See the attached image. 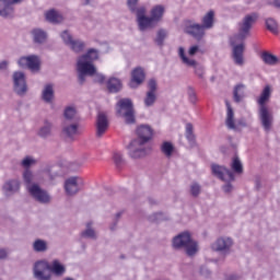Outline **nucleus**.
I'll return each mask as SVG.
<instances>
[{
  "mask_svg": "<svg viewBox=\"0 0 280 280\" xmlns=\"http://www.w3.org/2000/svg\"><path fill=\"white\" fill-rule=\"evenodd\" d=\"M81 237H86L88 240H97V234L95 230L91 228V224H88L86 230L81 233Z\"/></svg>",
  "mask_w": 280,
  "mask_h": 280,
  "instance_id": "4c0bfd02",
  "label": "nucleus"
},
{
  "mask_svg": "<svg viewBox=\"0 0 280 280\" xmlns=\"http://www.w3.org/2000/svg\"><path fill=\"white\" fill-rule=\"evenodd\" d=\"M55 277H65L67 275V266L60 259H39L33 264V278L35 280H51Z\"/></svg>",
  "mask_w": 280,
  "mask_h": 280,
  "instance_id": "7ed1b4c3",
  "label": "nucleus"
},
{
  "mask_svg": "<svg viewBox=\"0 0 280 280\" xmlns=\"http://www.w3.org/2000/svg\"><path fill=\"white\" fill-rule=\"evenodd\" d=\"M36 163H38V160L34 159L32 155H27L21 161V165L24 170H30V167H33Z\"/></svg>",
  "mask_w": 280,
  "mask_h": 280,
  "instance_id": "c9c22d12",
  "label": "nucleus"
},
{
  "mask_svg": "<svg viewBox=\"0 0 280 280\" xmlns=\"http://www.w3.org/2000/svg\"><path fill=\"white\" fill-rule=\"evenodd\" d=\"M51 128L54 125L49 120H45L44 125L39 128L38 136L43 139H47L51 135Z\"/></svg>",
  "mask_w": 280,
  "mask_h": 280,
  "instance_id": "c756f323",
  "label": "nucleus"
},
{
  "mask_svg": "<svg viewBox=\"0 0 280 280\" xmlns=\"http://www.w3.org/2000/svg\"><path fill=\"white\" fill-rule=\"evenodd\" d=\"M9 65H10V62H8L7 60L1 61L0 62V71H7Z\"/></svg>",
  "mask_w": 280,
  "mask_h": 280,
  "instance_id": "603ef678",
  "label": "nucleus"
},
{
  "mask_svg": "<svg viewBox=\"0 0 280 280\" xmlns=\"http://www.w3.org/2000/svg\"><path fill=\"white\" fill-rule=\"evenodd\" d=\"M77 115H78V110L73 106L66 107L63 112L65 119H67L68 121H73Z\"/></svg>",
  "mask_w": 280,
  "mask_h": 280,
  "instance_id": "f704fd0d",
  "label": "nucleus"
},
{
  "mask_svg": "<svg viewBox=\"0 0 280 280\" xmlns=\"http://www.w3.org/2000/svg\"><path fill=\"white\" fill-rule=\"evenodd\" d=\"M188 100L190 104H196L198 102V96L196 95V91L192 88H188Z\"/></svg>",
  "mask_w": 280,
  "mask_h": 280,
  "instance_id": "49530a36",
  "label": "nucleus"
},
{
  "mask_svg": "<svg viewBox=\"0 0 280 280\" xmlns=\"http://www.w3.org/2000/svg\"><path fill=\"white\" fill-rule=\"evenodd\" d=\"M212 174L217 176V178H220V180H224L225 183H231L235 180V175L233 172H231L229 168L213 164L211 166Z\"/></svg>",
  "mask_w": 280,
  "mask_h": 280,
  "instance_id": "f3484780",
  "label": "nucleus"
},
{
  "mask_svg": "<svg viewBox=\"0 0 280 280\" xmlns=\"http://www.w3.org/2000/svg\"><path fill=\"white\" fill-rule=\"evenodd\" d=\"M273 5H275L276 8H280V0H275Z\"/></svg>",
  "mask_w": 280,
  "mask_h": 280,
  "instance_id": "5fc2aeb1",
  "label": "nucleus"
},
{
  "mask_svg": "<svg viewBox=\"0 0 280 280\" xmlns=\"http://www.w3.org/2000/svg\"><path fill=\"white\" fill-rule=\"evenodd\" d=\"M201 191H202V186H200V184H198V182H194L190 185V195L194 198H198L200 196Z\"/></svg>",
  "mask_w": 280,
  "mask_h": 280,
  "instance_id": "79ce46f5",
  "label": "nucleus"
},
{
  "mask_svg": "<svg viewBox=\"0 0 280 280\" xmlns=\"http://www.w3.org/2000/svg\"><path fill=\"white\" fill-rule=\"evenodd\" d=\"M205 27L202 24L192 23L186 26L185 32L186 34H190L194 38H202L205 36Z\"/></svg>",
  "mask_w": 280,
  "mask_h": 280,
  "instance_id": "4be33fe9",
  "label": "nucleus"
},
{
  "mask_svg": "<svg viewBox=\"0 0 280 280\" xmlns=\"http://www.w3.org/2000/svg\"><path fill=\"white\" fill-rule=\"evenodd\" d=\"M242 100H244V85L240 84L234 89V101L240 103Z\"/></svg>",
  "mask_w": 280,
  "mask_h": 280,
  "instance_id": "a19ab883",
  "label": "nucleus"
},
{
  "mask_svg": "<svg viewBox=\"0 0 280 280\" xmlns=\"http://www.w3.org/2000/svg\"><path fill=\"white\" fill-rule=\"evenodd\" d=\"M0 280H2V279L0 278Z\"/></svg>",
  "mask_w": 280,
  "mask_h": 280,
  "instance_id": "052dcab7",
  "label": "nucleus"
},
{
  "mask_svg": "<svg viewBox=\"0 0 280 280\" xmlns=\"http://www.w3.org/2000/svg\"><path fill=\"white\" fill-rule=\"evenodd\" d=\"M107 89L109 93H119L121 91V81L117 78H110L107 81Z\"/></svg>",
  "mask_w": 280,
  "mask_h": 280,
  "instance_id": "cd10ccee",
  "label": "nucleus"
},
{
  "mask_svg": "<svg viewBox=\"0 0 280 280\" xmlns=\"http://www.w3.org/2000/svg\"><path fill=\"white\" fill-rule=\"evenodd\" d=\"M46 20L49 21V23H62V14H60V12L51 9L48 12H46L45 14Z\"/></svg>",
  "mask_w": 280,
  "mask_h": 280,
  "instance_id": "bb28decb",
  "label": "nucleus"
},
{
  "mask_svg": "<svg viewBox=\"0 0 280 280\" xmlns=\"http://www.w3.org/2000/svg\"><path fill=\"white\" fill-rule=\"evenodd\" d=\"M100 58V52L97 50L91 48L83 56H80L77 61V71L79 73V82L84 84V80L86 75H95V82H100L101 84L106 80V77L102 73H97V69L93 62Z\"/></svg>",
  "mask_w": 280,
  "mask_h": 280,
  "instance_id": "20e7f679",
  "label": "nucleus"
},
{
  "mask_svg": "<svg viewBox=\"0 0 280 280\" xmlns=\"http://www.w3.org/2000/svg\"><path fill=\"white\" fill-rule=\"evenodd\" d=\"M61 38L63 43L68 45V47H70L72 51H74L75 54H80V51H84V47H86L84 42L80 39H73V36H71V33H69V31H63L61 33Z\"/></svg>",
  "mask_w": 280,
  "mask_h": 280,
  "instance_id": "ddd939ff",
  "label": "nucleus"
},
{
  "mask_svg": "<svg viewBox=\"0 0 280 280\" xmlns=\"http://www.w3.org/2000/svg\"><path fill=\"white\" fill-rule=\"evenodd\" d=\"M231 167L236 174H242V172L244 171V167L242 166V161H240V158L237 156L233 158Z\"/></svg>",
  "mask_w": 280,
  "mask_h": 280,
  "instance_id": "58836bf2",
  "label": "nucleus"
},
{
  "mask_svg": "<svg viewBox=\"0 0 280 280\" xmlns=\"http://www.w3.org/2000/svg\"><path fill=\"white\" fill-rule=\"evenodd\" d=\"M42 100L46 102V104H51L54 102V85L46 84L42 91Z\"/></svg>",
  "mask_w": 280,
  "mask_h": 280,
  "instance_id": "393cba45",
  "label": "nucleus"
},
{
  "mask_svg": "<svg viewBox=\"0 0 280 280\" xmlns=\"http://www.w3.org/2000/svg\"><path fill=\"white\" fill-rule=\"evenodd\" d=\"M257 19V13L246 15L240 24L238 34L234 35L230 39L231 46L233 47L232 58L234 60V65H237V67H244V40L246 39V36H248L250 27H253V24Z\"/></svg>",
  "mask_w": 280,
  "mask_h": 280,
  "instance_id": "f257e3e1",
  "label": "nucleus"
},
{
  "mask_svg": "<svg viewBox=\"0 0 280 280\" xmlns=\"http://www.w3.org/2000/svg\"><path fill=\"white\" fill-rule=\"evenodd\" d=\"M198 46H191L188 50V56H196V54H198Z\"/></svg>",
  "mask_w": 280,
  "mask_h": 280,
  "instance_id": "8fccbe9b",
  "label": "nucleus"
},
{
  "mask_svg": "<svg viewBox=\"0 0 280 280\" xmlns=\"http://www.w3.org/2000/svg\"><path fill=\"white\" fill-rule=\"evenodd\" d=\"M21 0H0V16L8 19L14 14V4Z\"/></svg>",
  "mask_w": 280,
  "mask_h": 280,
  "instance_id": "aec40b11",
  "label": "nucleus"
},
{
  "mask_svg": "<svg viewBox=\"0 0 280 280\" xmlns=\"http://www.w3.org/2000/svg\"><path fill=\"white\" fill-rule=\"evenodd\" d=\"M173 246L175 248H185L186 255L194 257L198 253V243L191 240L189 232H183L175 236L173 240Z\"/></svg>",
  "mask_w": 280,
  "mask_h": 280,
  "instance_id": "423d86ee",
  "label": "nucleus"
},
{
  "mask_svg": "<svg viewBox=\"0 0 280 280\" xmlns=\"http://www.w3.org/2000/svg\"><path fill=\"white\" fill-rule=\"evenodd\" d=\"M223 191H225V194H231V191H233V185H231V183H228L223 186Z\"/></svg>",
  "mask_w": 280,
  "mask_h": 280,
  "instance_id": "3c124183",
  "label": "nucleus"
},
{
  "mask_svg": "<svg viewBox=\"0 0 280 280\" xmlns=\"http://www.w3.org/2000/svg\"><path fill=\"white\" fill-rule=\"evenodd\" d=\"M166 38H167V32L161 28L160 31H158V34L155 37L156 45H159L160 47H163V43L165 42Z\"/></svg>",
  "mask_w": 280,
  "mask_h": 280,
  "instance_id": "ea45409f",
  "label": "nucleus"
},
{
  "mask_svg": "<svg viewBox=\"0 0 280 280\" xmlns=\"http://www.w3.org/2000/svg\"><path fill=\"white\" fill-rule=\"evenodd\" d=\"M163 14H165V7L158 4L151 10V19L153 23L156 25L163 19Z\"/></svg>",
  "mask_w": 280,
  "mask_h": 280,
  "instance_id": "b1692460",
  "label": "nucleus"
},
{
  "mask_svg": "<svg viewBox=\"0 0 280 280\" xmlns=\"http://www.w3.org/2000/svg\"><path fill=\"white\" fill-rule=\"evenodd\" d=\"M90 1H91V0H84L83 4H84V5H89Z\"/></svg>",
  "mask_w": 280,
  "mask_h": 280,
  "instance_id": "4d7b16f0",
  "label": "nucleus"
},
{
  "mask_svg": "<svg viewBox=\"0 0 280 280\" xmlns=\"http://www.w3.org/2000/svg\"><path fill=\"white\" fill-rule=\"evenodd\" d=\"M47 248H48L47 241L37 238L33 243V250H35V253H45L47 250Z\"/></svg>",
  "mask_w": 280,
  "mask_h": 280,
  "instance_id": "7c9ffc66",
  "label": "nucleus"
},
{
  "mask_svg": "<svg viewBox=\"0 0 280 280\" xmlns=\"http://www.w3.org/2000/svg\"><path fill=\"white\" fill-rule=\"evenodd\" d=\"M233 246V240L231 237H220L211 245V249L221 255H229Z\"/></svg>",
  "mask_w": 280,
  "mask_h": 280,
  "instance_id": "2eb2a0df",
  "label": "nucleus"
},
{
  "mask_svg": "<svg viewBox=\"0 0 280 280\" xmlns=\"http://www.w3.org/2000/svg\"><path fill=\"white\" fill-rule=\"evenodd\" d=\"M19 191H21V180L19 178L8 179L2 185V194L5 198H12Z\"/></svg>",
  "mask_w": 280,
  "mask_h": 280,
  "instance_id": "dca6fc26",
  "label": "nucleus"
},
{
  "mask_svg": "<svg viewBox=\"0 0 280 280\" xmlns=\"http://www.w3.org/2000/svg\"><path fill=\"white\" fill-rule=\"evenodd\" d=\"M117 115L124 117L126 124H135V107L130 98H121L117 103Z\"/></svg>",
  "mask_w": 280,
  "mask_h": 280,
  "instance_id": "0eeeda50",
  "label": "nucleus"
},
{
  "mask_svg": "<svg viewBox=\"0 0 280 280\" xmlns=\"http://www.w3.org/2000/svg\"><path fill=\"white\" fill-rule=\"evenodd\" d=\"M32 37L34 43L40 45L47 40V33L40 28H34L32 31Z\"/></svg>",
  "mask_w": 280,
  "mask_h": 280,
  "instance_id": "a878e982",
  "label": "nucleus"
},
{
  "mask_svg": "<svg viewBox=\"0 0 280 280\" xmlns=\"http://www.w3.org/2000/svg\"><path fill=\"white\" fill-rule=\"evenodd\" d=\"M156 98H158V94H154L152 92H147L143 101L144 106H147V108L154 106V104H156Z\"/></svg>",
  "mask_w": 280,
  "mask_h": 280,
  "instance_id": "72a5a7b5",
  "label": "nucleus"
},
{
  "mask_svg": "<svg viewBox=\"0 0 280 280\" xmlns=\"http://www.w3.org/2000/svg\"><path fill=\"white\" fill-rule=\"evenodd\" d=\"M23 180L26 185L27 191H30V185H38V184L34 183V173H32L30 170L24 171Z\"/></svg>",
  "mask_w": 280,
  "mask_h": 280,
  "instance_id": "473e14b6",
  "label": "nucleus"
},
{
  "mask_svg": "<svg viewBox=\"0 0 280 280\" xmlns=\"http://www.w3.org/2000/svg\"><path fill=\"white\" fill-rule=\"evenodd\" d=\"M70 170H75V167H73V165L70 166Z\"/></svg>",
  "mask_w": 280,
  "mask_h": 280,
  "instance_id": "bf43d9fd",
  "label": "nucleus"
},
{
  "mask_svg": "<svg viewBox=\"0 0 280 280\" xmlns=\"http://www.w3.org/2000/svg\"><path fill=\"white\" fill-rule=\"evenodd\" d=\"M261 60L265 62V65H270V66H275L277 65V62H279V59L277 58V56L270 52H262Z\"/></svg>",
  "mask_w": 280,
  "mask_h": 280,
  "instance_id": "2f4dec72",
  "label": "nucleus"
},
{
  "mask_svg": "<svg viewBox=\"0 0 280 280\" xmlns=\"http://www.w3.org/2000/svg\"><path fill=\"white\" fill-rule=\"evenodd\" d=\"M268 100H270V85L264 88L260 97L258 98V104L260 106L259 119L265 132H270L273 121L272 113L266 107V102H268Z\"/></svg>",
  "mask_w": 280,
  "mask_h": 280,
  "instance_id": "39448f33",
  "label": "nucleus"
},
{
  "mask_svg": "<svg viewBox=\"0 0 280 280\" xmlns=\"http://www.w3.org/2000/svg\"><path fill=\"white\" fill-rule=\"evenodd\" d=\"M226 105V118L225 125L228 126L229 130H235V113L233 112V107H231V103L225 101Z\"/></svg>",
  "mask_w": 280,
  "mask_h": 280,
  "instance_id": "5701e85b",
  "label": "nucleus"
},
{
  "mask_svg": "<svg viewBox=\"0 0 280 280\" xmlns=\"http://www.w3.org/2000/svg\"><path fill=\"white\" fill-rule=\"evenodd\" d=\"M137 136L138 138L129 144V156L131 159H142V156H147L152 151V147L150 145V140L154 136L152 127L140 125L137 128Z\"/></svg>",
  "mask_w": 280,
  "mask_h": 280,
  "instance_id": "f03ea898",
  "label": "nucleus"
},
{
  "mask_svg": "<svg viewBox=\"0 0 280 280\" xmlns=\"http://www.w3.org/2000/svg\"><path fill=\"white\" fill-rule=\"evenodd\" d=\"M178 56H179L183 65H185L186 67H190L195 70V73H196V75H198V78H200L201 80L205 78V67H202V65L196 62V60L194 58L187 57V55L185 54V48L179 47Z\"/></svg>",
  "mask_w": 280,
  "mask_h": 280,
  "instance_id": "6e6552de",
  "label": "nucleus"
},
{
  "mask_svg": "<svg viewBox=\"0 0 280 280\" xmlns=\"http://www.w3.org/2000/svg\"><path fill=\"white\" fill-rule=\"evenodd\" d=\"M215 19V12L213 11H209L206 15H203L202 20H201V25L206 28V30H211V27H213V21Z\"/></svg>",
  "mask_w": 280,
  "mask_h": 280,
  "instance_id": "c85d7f7f",
  "label": "nucleus"
},
{
  "mask_svg": "<svg viewBox=\"0 0 280 280\" xmlns=\"http://www.w3.org/2000/svg\"><path fill=\"white\" fill-rule=\"evenodd\" d=\"M137 3H139V0H127V5L131 12H135L137 10Z\"/></svg>",
  "mask_w": 280,
  "mask_h": 280,
  "instance_id": "09e8293b",
  "label": "nucleus"
},
{
  "mask_svg": "<svg viewBox=\"0 0 280 280\" xmlns=\"http://www.w3.org/2000/svg\"><path fill=\"white\" fill-rule=\"evenodd\" d=\"M186 139L188 140V141H194V139H195V136H194V125H191V124H186Z\"/></svg>",
  "mask_w": 280,
  "mask_h": 280,
  "instance_id": "a18cd8bd",
  "label": "nucleus"
},
{
  "mask_svg": "<svg viewBox=\"0 0 280 280\" xmlns=\"http://www.w3.org/2000/svg\"><path fill=\"white\" fill-rule=\"evenodd\" d=\"M155 215H156L155 220H162L161 217L163 215V213H156Z\"/></svg>",
  "mask_w": 280,
  "mask_h": 280,
  "instance_id": "6e6d98bb",
  "label": "nucleus"
},
{
  "mask_svg": "<svg viewBox=\"0 0 280 280\" xmlns=\"http://www.w3.org/2000/svg\"><path fill=\"white\" fill-rule=\"evenodd\" d=\"M113 161H114L116 167H121V165L124 164V156L121 155L120 152H114Z\"/></svg>",
  "mask_w": 280,
  "mask_h": 280,
  "instance_id": "c03bdc74",
  "label": "nucleus"
},
{
  "mask_svg": "<svg viewBox=\"0 0 280 280\" xmlns=\"http://www.w3.org/2000/svg\"><path fill=\"white\" fill-rule=\"evenodd\" d=\"M13 90L16 95L23 96L27 93V81L25 80V73L21 71L13 72Z\"/></svg>",
  "mask_w": 280,
  "mask_h": 280,
  "instance_id": "f8f14e48",
  "label": "nucleus"
},
{
  "mask_svg": "<svg viewBox=\"0 0 280 280\" xmlns=\"http://www.w3.org/2000/svg\"><path fill=\"white\" fill-rule=\"evenodd\" d=\"M266 25L267 30H270V32H277V21H275V19H267Z\"/></svg>",
  "mask_w": 280,
  "mask_h": 280,
  "instance_id": "de8ad7c7",
  "label": "nucleus"
},
{
  "mask_svg": "<svg viewBox=\"0 0 280 280\" xmlns=\"http://www.w3.org/2000/svg\"><path fill=\"white\" fill-rule=\"evenodd\" d=\"M5 257H8V250L0 249V259H5Z\"/></svg>",
  "mask_w": 280,
  "mask_h": 280,
  "instance_id": "864d4df0",
  "label": "nucleus"
},
{
  "mask_svg": "<svg viewBox=\"0 0 280 280\" xmlns=\"http://www.w3.org/2000/svg\"><path fill=\"white\" fill-rule=\"evenodd\" d=\"M61 135L68 141H73L78 135H80L79 125L78 124H69L65 121L62 124Z\"/></svg>",
  "mask_w": 280,
  "mask_h": 280,
  "instance_id": "a211bd4d",
  "label": "nucleus"
},
{
  "mask_svg": "<svg viewBox=\"0 0 280 280\" xmlns=\"http://www.w3.org/2000/svg\"><path fill=\"white\" fill-rule=\"evenodd\" d=\"M144 80H145V71H143V68L138 67L133 69L131 72V81L129 83L130 89H137V86L143 84Z\"/></svg>",
  "mask_w": 280,
  "mask_h": 280,
  "instance_id": "412c9836",
  "label": "nucleus"
},
{
  "mask_svg": "<svg viewBox=\"0 0 280 280\" xmlns=\"http://www.w3.org/2000/svg\"><path fill=\"white\" fill-rule=\"evenodd\" d=\"M106 130H108V116L106 113L100 112L96 118V137H104Z\"/></svg>",
  "mask_w": 280,
  "mask_h": 280,
  "instance_id": "6ab92c4d",
  "label": "nucleus"
},
{
  "mask_svg": "<svg viewBox=\"0 0 280 280\" xmlns=\"http://www.w3.org/2000/svg\"><path fill=\"white\" fill-rule=\"evenodd\" d=\"M161 150L165 156H172L174 152V145L171 142H164L161 147Z\"/></svg>",
  "mask_w": 280,
  "mask_h": 280,
  "instance_id": "37998d69",
  "label": "nucleus"
},
{
  "mask_svg": "<svg viewBox=\"0 0 280 280\" xmlns=\"http://www.w3.org/2000/svg\"><path fill=\"white\" fill-rule=\"evenodd\" d=\"M84 187V179L80 176H72L65 182V191L67 196H75Z\"/></svg>",
  "mask_w": 280,
  "mask_h": 280,
  "instance_id": "9b49d317",
  "label": "nucleus"
},
{
  "mask_svg": "<svg viewBox=\"0 0 280 280\" xmlns=\"http://www.w3.org/2000/svg\"><path fill=\"white\" fill-rule=\"evenodd\" d=\"M147 93H154L158 95L156 93L159 92V81H156V79H150L147 83Z\"/></svg>",
  "mask_w": 280,
  "mask_h": 280,
  "instance_id": "e433bc0d",
  "label": "nucleus"
},
{
  "mask_svg": "<svg viewBox=\"0 0 280 280\" xmlns=\"http://www.w3.org/2000/svg\"><path fill=\"white\" fill-rule=\"evenodd\" d=\"M116 218H117V219L121 218V212H118V213L116 214Z\"/></svg>",
  "mask_w": 280,
  "mask_h": 280,
  "instance_id": "13d9d810",
  "label": "nucleus"
},
{
  "mask_svg": "<svg viewBox=\"0 0 280 280\" xmlns=\"http://www.w3.org/2000/svg\"><path fill=\"white\" fill-rule=\"evenodd\" d=\"M135 12H137L138 27L141 32L150 30V27H154V25H156L151 16H145V8L140 7L136 9Z\"/></svg>",
  "mask_w": 280,
  "mask_h": 280,
  "instance_id": "4468645a",
  "label": "nucleus"
},
{
  "mask_svg": "<svg viewBox=\"0 0 280 280\" xmlns=\"http://www.w3.org/2000/svg\"><path fill=\"white\" fill-rule=\"evenodd\" d=\"M27 191L30 196L40 205H49V202H51V195H49L47 190L40 188L38 184L30 185Z\"/></svg>",
  "mask_w": 280,
  "mask_h": 280,
  "instance_id": "1a4fd4ad",
  "label": "nucleus"
},
{
  "mask_svg": "<svg viewBox=\"0 0 280 280\" xmlns=\"http://www.w3.org/2000/svg\"><path fill=\"white\" fill-rule=\"evenodd\" d=\"M19 67H22V69H30L32 73H38L40 71V57L36 55H30L26 57H21L18 60Z\"/></svg>",
  "mask_w": 280,
  "mask_h": 280,
  "instance_id": "9d476101",
  "label": "nucleus"
}]
</instances>
